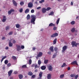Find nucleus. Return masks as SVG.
Returning a JSON list of instances; mask_svg holds the SVG:
<instances>
[{
	"label": "nucleus",
	"mask_w": 79,
	"mask_h": 79,
	"mask_svg": "<svg viewBox=\"0 0 79 79\" xmlns=\"http://www.w3.org/2000/svg\"><path fill=\"white\" fill-rule=\"evenodd\" d=\"M66 63H64L63 65L61 66L62 68H63V67H64V66H66Z\"/></svg>",
	"instance_id": "c03bdc74"
},
{
	"label": "nucleus",
	"mask_w": 79,
	"mask_h": 79,
	"mask_svg": "<svg viewBox=\"0 0 79 79\" xmlns=\"http://www.w3.org/2000/svg\"><path fill=\"white\" fill-rule=\"evenodd\" d=\"M54 14V13H53V11H52L50 13V14H49V16H50V15H53Z\"/></svg>",
	"instance_id": "f704fd0d"
},
{
	"label": "nucleus",
	"mask_w": 79,
	"mask_h": 79,
	"mask_svg": "<svg viewBox=\"0 0 79 79\" xmlns=\"http://www.w3.org/2000/svg\"><path fill=\"white\" fill-rule=\"evenodd\" d=\"M42 62H41V60H39L38 61V64L39 65H40Z\"/></svg>",
	"instance_id": "e433bc0d"
},
{
	"label": "nucleus",
	"mask_w": 79,
	"mask_h": 79,
	"mask_svg": "<svg viewBox=\"0 0 79 79\" xmlns=\"http://www.w3.org/2000/svg\"><path fill=\"white\" fill-rule=\"evenodd\" d=\"M71 45H72V47H74V46L77 47V45H79V43H76V42L74 41H73L71 42Z\"/></svg>",
	"instance_id": "f257e3e1"
},
{
	"label": "nucleus",
	"mask_w": 79,
	"mask_h": 79,
	"mask_svg": "<svg viewBox=\"0 0 79 79\" xmlns=\"http://www.w3.org/2000/svg\"><path fill=\"white\" fill-rule=\"evenodd\" d=\"M14 73L15 74H18V72L17 71H15Z\"/></svg>",
	"instance_id": "0e129e2a"
},
{
	"label": "nucleus",
	"mask_w": 79,
	"mask_h": 79,
	"mask_svg": "<svg viewBox=\"0 0 79 79\" xmlns=\"http://www.w3.org/2000/svg\"><path fill=\"white\" fill-rule=\"evenodd\" d=\"M8 61L7 60H6L4 61V63L6 64H8Z\"/></svg>",
	"instance_id": "58836bf2"
},
{
	"label": "nucleus",
	"mask_w": 79,
	"mask_h": 79,
	"mask_svg": "<svg viewBox=\"0 0 79 79\" xmlns=\"http://www.w3.org/2000/svg\"><path fill=\"white\" fill-rule=\"evenodd\" d=\"M43 74V72H40L39 74V77L38 78V79H41L42 77V74Z\"/></svg>",
	"instance_id": "423d86ee"
},
{
	"label": "nucleus",
	"mask_w": 79,
	"mask_h": 79,
	"mask_svg": "<svg viewBox=\"0 0 79 79\" xmlns=\"http://www.w3.org/2000/svg\"><path fill=\"white\" fill-rule=\"evenodd\" d=\"M11 66V64L10 63H9L7 64V66H8L9 67H10Z\"/></svg>",
	"instance_id": "bf43d9fd"
},
{
	"label": "nucleus",
	"mask_w": 79,
	"mask_h": 79,
	"mask_svg": "<svg viewBox=\"0 0 79 79\" xmlns=\"http://www.w3.org/2000/svg\"><path fill=\"white\" fill-rule=\"evenodd\" d=\"M36 68H37V64H35V69H36Z\"/></svg>",
	"instance_id": "864d4df0"
},
{
	"label": "nucleus",
	"mask_w": 79,
	"mask_h": 79,
	"mask_svg": "<svg viewBox=\"0 0 79 79\" xmlns=\"http://www.w3.org/2000/svg\"><path fill=\"white\" fill-rule=\"evenodd\" d=\"M4 39H5V37H3L2 38V40H4Z\"/></svg>",
	"instance_id": "774afa93"
},
{
	"label": "nucleus",
	"mask_w": 79,
	"mask_h": 79,
	"mask_svg": "<svg viewBox=\"0 0 79 79\" xmlns=\"http://www.w3.org/2000/svg\"><path fill=\"white\" fill-rule=\"evenodd\" d=\"M56 40H57V39H54L53 42V44H55L56 43Z\"/></svg>",
	"instance_id": "72a5a7b5"
},
{
	"label": "nucleus",
	"mask_w": 79,
	"mask_h": 79,
	"mask_svg": "<svg viewBox=\"0 0 79 79\" xmlns=\"http://www.w3.org/2000/svg\"><path fill=\"white\" fill-rule=\"evenodd\" d=\"M40 8H41V6H40L39 7H37L36 9H37V10H39L40 9Z\"/></svg>",
	"instance_id": "e2e57ef3"
},
{
	"label": "nucleus",
	"mask_w": 79,
	"mask_h": 79,
	"mask_svg": "<svg viewBox=\"0 0 79 79\" xmlns=\"http://www.w3.org/2000/svg\"><path fill=\"white\" fill-rule=\"evenodd\" d=\"M29 63L30 64H31V63H32V60L31 59H30L29 60Z\"/></svg>",
	"instance_id": "a19ab883"
},
{
	"label": "nucleus",
	"mask_w": 79,
	"mask_h": 79,
	"mask_svg": "<svg viewBox=\"0 0 79 79\" xmlns=\"http://www.w3.org/2000/svg\"><path fill=\"white\" fill-rule=\"evenodd\" d=\"M3 56H2V59L1 60V63H2V61H3V60H4V59H5V58H6V56H5L4 57H3Z\"/></svg>",
	"instance_id": "f3484780"
},
{
	"label": "nucleus",
	"mask_w": 79,
	"mask_h": 79,
	"mask_svg": "<svg viewBox=\"0 0 79 79\" xmlns=\"http://www.w3.org/2000/svg\"><path fill=\"white\" fill-rule=\"evenodd\" d=\"M35 64H32L31 65V67H34V66H35Z\"/></svg>",
	"instance_id": "052dcab7"
},
{
	"label": "nucleus",
	"mask_w": 79,
	"mask_h": 79,
	"mask_svg": "<svg viewBox=\"0 0 79 79\" xmlns=\"http://www.w3.org/2000/svg\"><path fill=\"white\" fill-rule=\"evenodd\" d=\"M28 6L29 8H32L33 6V4L31 2H29L28 4Z\"/></svg>",
	"instance_id": "7ed1b4c3"
},
{
	"label": "nucleus",
	"mask_w": 79,
	"mask_h": 79,
	"mask_svg": "<svg viewBox=\"0 0 79 79\" xmlns=\"http://www.w3.org/2000/svg\"><path fill=\"white\" fill-rule=\"evenodd\" d=\"M68 48L66 46H64L62 48V52H64Z\"/></svg>",
	"instance_id": "39448f33"
},
{
	"label": "nucleus",
	"mask_w": 79,
	"mask_h": 79,
	"mask_svg": "<svg viewBox=\"0 0 79 79\" xmlns=\"http://www.w3.org/2000/svg\"><path fill=\"white\" fill-rule=\"evenodd\" d=\"M12 58L13 60H16V57L14 56H12Z\"/></svg>",
	"instance_id": "c85d7f7f"
},
{
	"label": "nucleus",
	"mask_w": 79,
	"mask_h": 79,
	"mask_svg": "<svg viewBox=\"0 0 79 79\" xmlns=\"http://www.w3.org/2000/svg\"><path fill=\"white\" fill-rule=\"evenodd\" d=\"M15 26L16 27V28H19L20 27V25L19 24H17Z\"/></svg>",
	"instance_id": "c756f323"
},
{
	"label": "nucleus",
	"mask_w": 79,
	"mask_h": 79,
	"mask_svg": "<svg viewBox=\"0 0 79 79\" xmlns=\"http://www.w3.org/2000/svg\"><path fill=\"white\" fill-rule=\"evenodd\" d=\"M16 42V41L15 40H13L12 41L13 44H15Z\"/></svg>",
	"instance_id": "6e6d98bb"
},
{
	"label": "nucleus",
	"mask_w": 79,
	"mask_h": 79,
	"mask_svg": "<svg viewBox=\"0 0 79 79\" xmlns=\"http://www.w3.org/2000/svg\"><path fill=\"white\" fill-rule=\"evenodd\" d=\"M55 26V24L53 23H51L49 24V26L50 27H51L52 26Z\"/></svg>",
	"instance_id": "393cba45"
},
{
	"label": "nucleus",
	"mask_w": 79,
	"mask_h": 79,
	"mask_svg": "<svg viewBox=\"0 0 79 79\" xmlns=\"http://www.w3.org/2000/svg\"><path fill=\"white\" fill-rule=\"evenodd\" d=\"M22 49H24V45H21V47H20Z\"/></svg>",
	"instance_id": "09e8293b"
},
{
	"label": "nucleus",
	"mask_w": 79,
	"mask_h": 79,
	"mask_svg": "<svg viewBox=\"0 0 79 79\" xmlns=\"http://www.w3.org/2000/svg\"><path fill=\"white\" fill-rule=\"evenodd\" d=\"M13 34V31H10L8 33L9 35H12Z\"/></svg>",
	"instance_id": "5fc2aeb1"
},
{
	"label": "nucleus",
	"mask_w": 79,
	"mask_h": 79,
	"mask_svg": "<svg viewBox=\"0 0 79 79\" xmlns=\"http://www.w3.org/2000/svg\"><path fill=\"white\" fill-rule=\"evenodd\" d=\"M76 76V74H72L70 75V77H74L75 76Z\"/></svg>",
	"instance_id": "cd10ccee"
},
{
	"label": "nucleus",
	"mask_w": 79,
	"mask_h": 79,
	"mask_svg": "<svg viewBox=\"0 0 79 79\" xmlns=\"http://www.w3.org/2000/svg\"><path fill=\"white\" fill-rule=\"evenodd\" d=\"M75 30L76 29L75 28H73L71 30V32H75Z\"/></svg>",
	"instance_id": "4be33fe9"
},
{
	"label": "nucleus",
	"mask_w": 79,
	"mask_h": 79,
	"mask_svg": "<svg viewBox=\"0 0 79 79\" xmlns=\"http://www.w3.org/2000/svg\"><path fill=\"white\" fill-rule=\"evenodd\" d=\"M9 45L10 47H12L13 46V44L11 42V41L10 40V42L9 43Z\"/></svg>",
	"instance_id": "6ab92c4d"
},
{
	"label": "nucleus",
	"mask_w": 79,
	"mask_h": 79,
	"mask_svg": "<svg viewBox=\"0 0 79 79\" xmlns=\"http://www.w3.org/2000/svg\"><path fill=\"white\" fill-rule=\"evenodd\" d=\"M12 73H13V70H10L8 72V74L9 76H10L11 75V74H12Z\"/></svg>",
	"instance_id": "6e6552de"
},
{
	"label": "nucleus",
	"mask_w": 79,
	"mask_h": 79,
	"mask_svg": "<svg viewBox=\"0 0 79 79\" xmlns=\"http://www.w3.org/2000/svg\"><path fill=\"white\" fill-rule=\"evenodd\" d=\"M31 13H34V10L32 9L31 10Z\"/></svg>",
	"instance_id": "603ef678"
},
{
	"label": "nucleus",
	"mask_w": 79,
	"mask_h": 79,
	"mask_svg": "<svg viewBox=\"0 0 79 79\" xmlns=\"http://www.w3.org/2000/svg\"><path fill=\"white\" fill-rule=\"evenodd\" d=\"M48 70L49 71H52V70H53V67L51 65H50L48 68Z\"/></svg>",
	"instance_id": "ddd939ff"
},
{
	"label": "nucleus",
	"mask_w": 79,
	"mask_h": 79,
	"mask_svg": "<svg viewBox=\"0 0 79 79\" xmlns=\"http://www.w3.org/2000/svg\"><path fill=\"white\" fill-rule=\"evenodd\" d=\"M71 24H72V25H74V24H75V22H74V21H72L71 22Z\"/></svg>",
	"instance_id": "79ce46f5"
},
{
	"label": "nucleus",
	"mask_w": 79,
	"mask_h": 79,
	"mask_svg": "<svg viewBox=\"0 0 79 79\" xmlns=\"http://www.w3.org/2000/svg\"><path fill=\"white\" fill-rule=\"evenodd\" d=\"M64 75L63 74L61 75L60 76V79H62V78L64 77Z\"/></svg>",
	"instance_id": "2f4dec72"
},
{
	"label": "nucleus",
	"mask_w": 79,
	"mask_h": 79,
	"mask_svg": "<svg viewBox=\"0 0 79 79\" xmlns=\"http://www.w3.org/2000/svg\"><path fill=\"white\" fill-rule=\"evenodd\" d=\"M35 76L34 75H33L31 76V78H35Z\"/></svg>",
	"instance_id": "4d7b16f0"
},
{
	"label": "nucleus",
	"mask_w": 79,
	"mask_h": 79,
	"mask_svg": "<svg viewBox=\"0 0 79 79\" xmlns=\"http://www.w3.org/2000/svg\"><path fill=\"white\" fill-rule=\"evenodd\" d=\"M15 11V10L14 9H11L10 10L8 11V15H11V13H12V12H13V11Z\"/></svg>",
	"instance_id": "1a4fd4ad"
},
{
	"label": "nucleus",
	"mask_w": 79,
	"mask_h": 79,
	"mask_svg": "<svg viewBox=\"0 0 79 79\" xmlns=\"http://www.w3.org/2000/svg\"><path fill=\"white\" fill-rule=\"evenodd\" d=\"M51 74H49L47 76V78L48 79H51Z\"/></svg>",
	"instance_id": "a211bd4d"
},
{
	"label": "nucleus",
	"mask_w": 79,
	"mask_h": 79,
	"mask_svg": "<svg viewBox=\"0 0 79 79\" xmlns=\"http://www.w3.org/2000/svg\"><path fill=\"white\" fill-rule=\"evenodd\" d=\"M16 47H17V52H19V51H20V50H21V46H20V45H16Z\"/></svg>",
	"instance_id": "f03ea898"
},
{
	"label": "nucleus",
	"mask_w": 79,
	"mask_h": 79,
	"mask_svg": "<svg viewBox=\"0 0 79 79\" xmlns=\"http://www.w3.org/2000/svg\"><path fill=\"white\" fill-rule=\"evenodd\" d=\"M48 62V60H44V63L45 64H47Z\"/></svg>",
	"instance_id": "412c9836"
},
{
	"label": "nucleus",
	"mask_w": 79,
	"mask_h": 79,
	"mask_svg": "<svg viewBox=\"0 0 79 79\" xmlns=\"http://www.w3.org/2000/svg\"><path fill=\"white\" fill-rule=\"evenodd\" d=\"M19 77L20 79H23V75L22 74H19Z\"/></svg>",
	"instance_id": "b1692460"
},
{
	"label": "nucleus",
	"mask_w": 79,
	"mask_h": 79,
	"mask_svg": "<svg viewBox=\"0 0 79 79\" xmlns=\"http://www.w3.org/2000/svg\"><path fill=\"white\" fill-rule=\"evenodd\" d=\"M42 11L43 13H45L46 12L47 10L45 8H43L42 10Z\"/></svg>",
	"instance_id": "dca6fc26"
},
{
	"label": "nucleus",
	"mask_w": 79,
	"mask_h": 79,
	"mask_svg": "<svg viewBox=\"0 0 79 79\" xmlns=\"http://www.w3.org/2000/svg\"><path fill=\"white\" fill-rule=\"evenodd\" d=\"M58 48L57 47L54 48V51H55V52H56V51H58Z\"/></svg>",
	"instance_id": "ea45409f"
},
{
	"label": "nucleus",
	"mask_w": 79,
	"mask_h": 79,
	"mask_svg": "<svg viewBox=\"0 0 79 79\" xmlns=\"http://www.w3.org/2000/svg\"><path fill=\"white\" fill-rule=\"evenodd\" d=\"M57 55V52H56V53H55L52 56V58H55L56 56Z\"/></svg>",
	"instance_id": "aec40b11"
},
{
	"label": "nucleus",
	"mask_w": 79,
	"mask_h": 79,
	"mask_svg": "<svg viewBox=\"0 0 79 79\" xmlns=\"http://www.w3.org/2000/svg\"><path fill=\"white\" fill-rule=\"evenodd\" d=\"M29 12V9H27L25 11V13H28Z\"/></svg>",
	"instance_id": "a878e982"
},
{
	"label": "nucleus",
	"mask_w": 79,
	"mask_h": 79,
	"mask_svg": "<svg viewBox=\"0 0 79 79\" xmlns=\"http://www.w3.org/2000/svg\"><path fill=\"white\" fill-rule=\"evenodd\" d=\"M10 29V27L8 26H7L6 28V30L7 31V30H9Z\"/></svg>",
	"instance_id": "4c0bfd02"
},
{
	"label": "nucleus",
	"mask_w": 79,
	"mask_h": 79,
	"mask_svg": "<svg viewBox=\"0 0 79 79\" xmlns=\"http://www.w3.org/2000/svg\"><path fill=\"white\" fill-rule=\"evenodd\" d=\"M48 54L50 55H51V52L49 51L48 52Z\"/></svg>",
	"instance_id": "13d9d810"
},
{
	"label": "nucleus",
	"mask_w": 79,
	"mask_h": 79,
	"mask_svg": "<svg viewBox=\"0 0 79 79\" xmlns=\"http://www.w3.org/2000/svg\"><path fill=\"white\" fill-rule=\"evenodd\" d=\"M41 69L42 70H45L46 69V66L45 65H43L41 67Z\"/></svg>",
	"instance_id": "4468645a"
},
{
	"label": "nucleus",
	"mask_w": 79,
	"mask_h": 79,
	"mask_svg": "<svg viewBox=\"0 0 79 79\" xmlns=\"http://www.w3.org/2000/svg\"><path fill=\"white\" fill-rule=\"evenodd\" d=\"M23 8H21L19 10V11L20 13H22V12H23Z\"/></svg>",
	"instance_id": "37998d69"
},
{
	"label": "nucleus",
	"mask_w": 79,
	"mask_h": 79,
	"mask_svg": "<svg viewBox=\"0 0 79 79\" xmlns=\"http://www.w3.org/2000/svg\"><path fill=\"white\" fill-rule=\"evenodd\" d=\"M20 4L21 5V6H23L24 4V3L23 2H20Z\"/></svg>",
	"instance_id": "c9c22d12"
},
{
	"label": "nucleus",
	"mask_w": 79,
	"mask_h": 79,
	"mask_svg": "<svg viewBox=\"0 0 79 79\" xmlns=\"http://www.w3.org/2000/svg\"><path fill=\"white\" fill-rule=\"evenodd\" d=\"M12 2L13 4L15 6H17V3L14 0H12Z\"/></svg>",
	"instance_id": "f8f14e48"
},
{
	"label": "nucleus",
	"mask_w": 79,
	"mask_h": 79,
	"mask_svg": "<svg viewBox=\"0 0 79 79\" xmlns=\"http://www.w3.org/2000/svg\"><path fill=\"white\" fill-rule=\"evenodd\" d=\"M51 9V8L48 7L47 9H46V11H49V10L50 9Z\"/></svg>",
	"instance_id": "8fccbe9b"
},
{
	"label": "nucleus",
	"mask_w": 79,
	"mask_h": 79,
	"mask_svg": "<svg viewBox=\"0 0 79 79\" xmlns=\"http://www.w3.org/2000/svg\"><path fill=\"white\" fill-rule=\"evenodd\" d=\"M49 49L50 50L51 52H53L54 51L53 50V46H51L49 48Z\"/></svg>",
	"instance_id": "2eb2a0df"
},
{
	"label": "nucleus",
	"mask_w": 79,
	"mask_h": 79,
	"mask_svg": "<svg viewBox=\"0 0 79 79\" xmlns=\"http://www.w3.org/2000/svg\"><path fill=\"white\" fill-rule=\"evenodd\" d=\"M22 68H27V65H24L22 66Z\"/></svg>",
	"instance_id": "473e14b6"
},
{
	"label": "nucleus",
	"mask_w": 79,
	"mask_h": 79,
	"mask_svg": "<svg viewBox=\"0 0 79 79\" xmlns=\"http://www.w3.org/2000/svg\"><path fill=\"white\" fill-rule=\"evenodd\" d=\"M8 48H8V47H6V48H5V49L6 50H8Z\"/></svg>",
	"instance_id": "69168bd1"
},
{
	"label": "nucleus",
	"mask_w": 79,
	"mask_h": 79,
	"mask_svg": "<svg viewBox=\"0 0 79 79\" xmlns=\"http://www.w3.org/2000/svg\"><path fill=\"white\" fill-rule=\"evenodd\" d=\"M32 73L31 72H29L28 73V75L29 76H32Z\"/></svg>",
	"instance_id": "5701e85b"
},
{
	"label": "nucleus",
	"mask_w": 79,
	"mask_h": 79,
	"mask_svg": "<svg viewBox=\"0 0 79 79\" xmlns=\"http://www.w3.org/2000/svg\"><path fill=\"white\" fill-rule=\"evenodd\" d=\"M44 2V0H41L39 1V3H43V2Z\"/></svg>",
	"instance_id": "a18cd8bd"
},
{
	"label": "nucleus",
	"mask_w": 79,
	"mask_h": 79,
	"mask_svg": "<svg viewBox=\"0 0 79 79\" xmlns=\"http://www.w3.org/2000/svg\"><path fill=\"white\" fill-rule=\"evenodd\" d=\"M32 19L31 20H35L36 19V16L35 15H32L31 16Z\"/></svg>",
	"instance_id": "9d476101"
},
{
	"label": "nucleus",
	"mask_w": 79,
	"mask_h": 79,
	"mask_svg": "<svg viewBox=\"0 0 79 79\" xmlns=\"http://www.w3.org/2000/svg\"><path fill=\"white\" fill-rule=\"evenodd\" d=\"M67 69L68 71H69V70H70V69H71V68H70V67H69Z\"/></svg>",
	"instance_id": "338daca9"
},
{
	"label": "nucleus",
	"mask_w": 79,
	"mask_h": 79,
	"mask_svg": "<svg viewBox=\"0 0 79 79\" xmlns=\"http://www.w3.org/2000/svg\"><path fill=\"white\" fill-rule=\"evenodd\" d=\"M71 64L72 65L75 64H77V65H78V64H77V61L76 60L72 62L71 63Z\"/></svg>",
	"instance_id": "9b49d317"
},
{
	"label": "nucleus",
	"mask_w": 79,
	"mask_h": 79,
	"mask_svg": "<svg viewBox=\"0 0 79 79\" xmlns=\"http://www.w3.org/2000/svg\"><path fill=\"white\" fill-rule=\"evenodd\" d=\"M30 18H31V17L30 16V15H29V14H28L27 17V20H29V19H30Z\"/></svg>",
	"instance_id": "bb28decb"
},
{
	"label": "nucleus",
	"mask_w": 79,
	"mask_h": 79,
	"mask_svg": "<svg viewBox=\"0 0 79 79\" xmlns=\"http://www.w3.org/2000/svg\"><path fill=\"white\" fill-rule=\"evenodd\" d=\"M43 55V53L42 52H39L38 54L37 55V57L38 58H39V57H41Z\"/></svg>",
	"instance_id": "20e7f679"
},
{
	"label": "nucleus",
	"mask_w": 79,
	"mask_h": 79,
	"mask_svg": "<svg viewBox=\"0 0 79 79\" xmlns=\"http://www.w3.org/2000/svg\"><path fill=\"white\" fill-rule=\"evenodd\" d=\"M60 21V20H57L56 21V24H58V23H59V22Z\"/></svg>",
	"instance_id": "680f3d73"
},
{
	"label": "nucleus",
	"mask_w": 79,
	"mask_h": 79,
	"mask_svg": "<svg viewBox=\"0 0 79 79\" xmlns=\"http://www.w3.org/2000/svg\"><path fill=\"white\" fill-rule=\"evenodd\" d=\"M58 33H56L53 34H52L51 36V37L53 38V37H56V36H58Z\"/></svg>",
	"instance_id": "0eeeda50"
},
{
	"label": "nucleus",
	"mask_w": 79,
	"mask_h": 79,
	"mask_svg": "<svg viewBox=\"0 0 79 79\" xmlns=\"http://www.w3.org/2000/svg\"><path fill=\"white\" fill-rule=\"evenodd\" d=\"M35 20H31V23H33V24H35Z\"/></svg>",
	"instance_id": "7c9ffc66"
},
{
	"label": "nucleus",
	"mask_w": 79,
	"mask_h": 79,
	"mask_svg": "<svg viewBox=\"0 0 79 79\" xmlns=\"http://www.w3.org/2000/svg\"><path fill=\"white\" fill-rule=\"evenodd\" d=\"M78 77H79V75H77L75 76V79H77V78Z\"/></svg>",
	"instance_id": "3c124183"
},
{
	"label": "nucleus",
	"mask_w": 79,
	"mask_h": 79,
	"mask_svg": "<svg viewBox=\"0 0 79 79\" xmlns=\"http://www.w3.org/2000/svg\"><path fill=\"white\" fill-rule=\"evenodd\" d=\"M2 20H6V16H3Z\"/></svg>",
	"instance_id": "49530a36"
},
{
	"label": "nucleus",
	"mask_w": 79,
	"mask_h": 79,
	"mask_svg": "<svg viewBox=\"0 0 79 79\" xmlns=\"http://www.w3.org/2000/svg\"><path fill=\"white\" fill-rule=\"evenodd\" d=\"M57 29V28L56 27H54L53 28V29L54 31H56Z\"/></svg>",
	"instance_id": "de8ad7c7"
}]
</instances>
